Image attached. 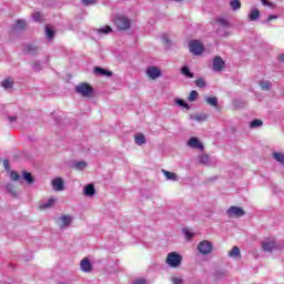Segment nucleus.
<instances>
[{
    "label": "nucleus",
    "instance_id": "20e7f679",
    "mask_svg": "<svg viewBox=\"0 0 284 284\" xmlns=\"http://www.w3.org/2000/svg\"><path fill=\"white\" fill-rule=\"evenodd\" d=\"M114 24L116 26L118 30H130L131 22L130 19L125 16H116L114 18Z\"/></svg>",
    "mask_w": 284,
    "mask_h": 284
},
{
    "label": "nucleus",
    "instance_id": "f704fd0d",
    "mask_svg": "<svg viewBox=\"0 0 284 284\" xmlns=\"http://www.w3.org/2000/svg\"><path fill=\"white\" fill-rule=\"evenodd\" d=\"M7 191L9 192V194H11L12 196H17V190H14V185L13 184H7Z\"/></svg>",
    "mask_w": 284,
    "mask_h": 284
},
{
    "label": "nucleus",
    "instance_id": "c756f323",
    "mask_svg": "<svg viewBox=\"0 0 284 284\" xmlns=\"http://www.w3.org/2000/svg\"><path fill=\"white\" fill-rule=\"evenodd\" d=\"M37 50H39V48L34 44H28L27 45V52L29 54H37Z\"/></svg>",
    "mask_w": 284,
    "mask_h": 284
},
{
    "label": "nucleus",
    "instance_id": "49530a36",
    "mask_svg": "<svg viewBox=\"0 0 284 284\" xmlns=\"http://www.w3.org/2000/svg\"><path fill=\"white\" fill-rule=\"evenodd\" d=\"M182 283H183L182 278H179V277L173 278V284H182Z\"/></svg>",
    "mask_w": 284,
    "mask_h": 284
},
{
    "label": "nucleus",
    "instance_id": "412c9836",
    "mask_svg": "<svg viewBox=\"0 0 284 284\" xmlns=\"http://www.w3.org/2000/svg\"><path fill=\"white\" fill-rule=\"evenodd\" d=\"M95 192H97V190L94 189L93 184H88L84 187V195L85 196H94Z\"/></svg>",
    "mask_w": 284,
    "mask_h": 284
},
{
    "label": "nucleus",
    "instance_id": "1a4fd4ad",
    "mask_svg": "<svg viewBox=\"0 0 284 284\" xmlns=\"http://www.w3.org/2000/svg\"><path fill=\"white\" fill-rule=\"evenodd\" d=\"M276 247V240L270 239L262 242V250L264 252H272Z\"/></svg>",
    "mask_w": 284,
    "mask_h": 284
},
{
    "label": "nucleus",
    "instance_id": "f8f14e48",
    "mask_svg": "<svg viewBox=\"0 0 284 284\" xmlns=\"http://www.w3.org/2000/svg\"><path fill=\"white\" fill-rule=\"evenodd\" d=\"M189 148H193L195 150H203V144L196 138H191L187 142Z\"/></svg>",
    "mask_w": 284,
    "mask_h": 284
},
{
    "label": "nucleus",
    "instance_id": "dca6fc26",
    "mask_svg": "<svg viewBox=\"0 0 284 284\" xmlns=\"http://www.w3.org/2000/svg\"><path fill=\"white\" fill-rule=\"evenodd\" d=\"M258 17H261V11H258V9H256V8H252L248 13L250 21H256V19H258Z\"/></svg>",
    "mask_w": 284,
    "mask_h": 284
},
{
    "label": "nucleus",
    "instance_id": "7ed1b4c3",
    "mask_svg": "<svg viewBox=\"0 0 284 284\" xmlns=\"http://www.w3.org/2000/svg\"><path fill=\"white\" fill-rule=\"evenodd\" d=\"M75 92L78 94H81L84 99H90L92 97L94 89L88 84V83H81L78 87H75Z\"/></svg>",
    "mask_w": 284,
    "mask_h": 284
},
{
    "label": "nucleus",
    "instance_id": "79ce46f5",
    "mask_svg": "<svg viewBox=\"0 0 284 284\" xmlns=\"http://www.w3.org/2000/svg\"><path fill=\"white\" fill-rule=\"evenodd\" d=\"M41 19H43V16L41 14V12H36L33 14V20L34 21H41Z\"/></svg>",
    "mask_w": 284,
    "mask_h": 284
},
{
    "label": "nucleus",
    "instance_id": "6e6552de",
    "mask_svg": "<svg viewBox=\"0 0 284 284\" xmlns=\"http://www.w3.org/2000/svg\"><path fill=\"white\" fill-rule=\"evenodd\" d=\"M227 214L229 216H235L236 219H241V216H245V211L243 210V207L231 206L227 210Z\"/></svg>",
    "mask_w": 284,
    "mask_h": 284
},
{
    "label": "nucleus",
    "instance_id": "4c0bfd02",
    "mask_svg": "<svg viewBox=\"0 0 284 284\" xmlns=\"http://www.w3.org/2000/svg\"><path fill=\"white\" fill-rule=\"evenodd\" d=\"M10 178H11V181H20L21 180V175L19 173H17L16 171H11Z\"/></svg>",
    "mask_w": 284,
    "mask_h": 284
},
{
    "label": "nucleus",
    "instance_id": "864d4df0",
    "mask_svg": "<svg viewBox=\"0 0 284 284\" xmlns=\"http://www.w3.org/2000/svg\"><path fill=\"white\" fill-rule=\"evenodd\" d=\"M34 67H36V68H39V62H36V63H34Z\"/></svg>",
    "mask_w": 284,
    "mask_h": 284
},
{
    "label": "nucleus",
    "instance_id": "ea45409f",
    "mask_svg": "<svg viewBox=\"0 0 284 284\" xmlns=\"http://www.w3.org/2000/svg\"><path fill=\"white\" fill-rule=\"evenodd\" d=\"M195 85H197V88H205V85H206V83H205V80H203V79H197L196 81H195Z\"/></svg>",
    "mask_w": 284,
    "mask_h": 284
},
{
    "label": "nucleus",
    "instance_id": "393cba45",
    "mask_svg": "<svg viewBox=\"0 0 284 284\" xmlns=\"http://www.w3.org/2000/svg\"><path fill=\"white\" fill-rule=\"evenodd\" d=\"M98 34H110L112 32V27L104 26L102 28L97 29Z\"/></svg>",
    "mask_w": 284,
    "mask_h": 284
},
{
    "label": "nucleus",
    "instance_id": "9d476101",
    "mask_svg": "<svg viewBox=\"0 0 284 284\" xmlns=\"http://www.w3.org/2000/svg\"><path fill=\"white\" fill-rule=\"evenodd\" d=\"M225 68V61H223V58L221 57H215L213 60V70L215 72H221Z\"/></svg>",
    "mask_w": 284,
    "mask_h": 284
},
{
    "label": "nucleus",
    "instance_id": "6ab92c4d",
    "mask_svg": "<svg viewBox=\"0 0 284 284\" xmlns=\"http://www.w3.org/2000/svg\"><path fill=\"white\" fill-rule=\"evenodd\" d=\"M229 256L231 258H241V248H239V246H233V248L229 252Z\"/></svg>",
    "mask_w": 284,
    "mask_h": 284
},
{
    "label": "nucleus",
    "instance_id": "f3484780",
    "mask_svg": "<svg viewBox=\"0 0 284 284\" xmlns=\"http://www.w3.org/2000/svg\"><path fill=\"white\" fill-rule=\"evenodd\" d=\"M95 74H99L100 77H112V72L108 71L103 68L97 67L94 69Z\"/></svg>",
    "mask_w": 284,
    "mask_h": 284
},
{
    "label": "nucleus",
    "instance_id": "37998d69",
    "mask_svg": "<svg viewBox=\"0 0 284 284\" xmlns=\"http://www.w3.org/2000/svg\"><path fill=\"white\" fill-rule=\"evenodd\" d=\"M187 241H192V239H194V233L190 232V231H185L184 232Z\"/></svg>",
    "mask_w": 284,
    "mask_h": 284
},
{
    "label": "nucleus",
    "instance_id": "72a5a7b5",
    "mask_svg": "<svg viewBox=\"0 0 284 284\" xmlns=\"http://www.w3.org/2000/svg\"><path fill=\"white\" fill-rule=\"evenodd\" d=\"M200 163H202V165H210V155H201Z\"/></svg>",
    "mask_w": 284,
    "mask_h": 284
},
{
    "label": "nucleus",
    "instance_id": "a19ab883",
    "mask_svg": "<svg viewBox=\"0 0 284 284\" xmlns=\"http://www.w3.org/2000/svg\"><path fill=\"white\" fill-rule=\"evenodd\" d=\"M83 6H94L97 0H82Z\"/></svg>",
    "mask_w": 284,
    "mask_h": 284
},
{
    "label": "nucleus",
    "instance_id": "39448f33",
    "mask_svg": "<svg viewBox=\"0 0 284 284\" xmlns=\"http://www.w3.org/2000/svg\"><path fill=\"white\" fill-rule=\"evenodd\" d=\"M197 250H199L200 254H203L204 256H206L207 254H210L212 252V244L210 241L204 240L199 243Z\"/></svg>",
    "mask_w": 284,
    "mask_h": 284
},
{
    "label": "nucleus",
    "instance_id": "423d86ee",
    "mask_svg": "<svg viewBox=\"0 0 284 284\" xmlns=\"http://www.w3.org/2000/svg\"><path fill=\"white\" fill-rule=\"evenodd\" d=\"M189 48H190V52L196 55L202 54L204 49L203 44L199 42V40L191 41L189 44Z\"/></svg>",
    "mask_w": 284,
    "mask_h": 284
},
{
    "label": "nucleus",
    "instance_id": "a878e982",
    "mask_svg": "<svg viewBox=\"0 0 284 284\" xmlns=\"http://www.w3.org/2000/svg\"><path fill=\"white\" fill-rule=\"evenodd\" d=\"M260 87L262 88V90H271L272 82L268 80H262V81H260Z\"/></svg>",
    "mask_w": 284,
    "mask_h": 284
},
{
    "label": "nucleus",
    "instance_id": "58836bf2",
    "mask_svg": "<svg viewBox=\"0 0 284 284\" xmlns=\"http://www.w3.org/2000/svg\"><path fill=\"white\" fill-rule=\"evenodd\" d=\"M197 97H199V92L193 90L189 95V101H196Z\"/></svg>",
    "mask_w": 284,
    "mask_h": 284
},
{
    "label": "nucleus",
    "instance_id": "f257e3e1",
    "mask_svg": "<svg viewBox=\"0 0 284 284\" xmlns=\"http://www.w3.org/2000/svg\"><path fill=\"white\" fill-rule=\"evenodd\" d=\"M215 26L217 28V34H220V37H227V34L230 33V22L227 20H225L224 18H217L215 21Z\"/></svg>",
    "mask_w": 284,
    "mask_h": 284
},
{
    "label": "nucleus",
    "instance_id": "0eeeda50",
    "mask_svg": "<svg viewBox=\"0 0 284 284\" xmlns=\"http://www.w3.org/2000/svg\"><path fill=\"white\" fill-rule=\"evenodd\" d=\"M72 221H73L72 215H62L58 220L59 227L61 230H64V227H70V225H72Z\"/></svg>",
    "mask_w": 284,
    "mask_h": 284
},
{
    "label": "nucleus",
    "instance_id": "2eb2a0df",
    "mask_svg": "<svg viewBox=\"0 0 284 284\" xmlns=\"http://www.w3.org/2000/svg\"><path fill=\"white\" fill-rule=\"evenodd\" d=\"M54 203H57V200H54V197H50L45 202H41L40 210H48V209L52 207V205H54Z\"/></svg>",
    "mask_w": 284,
    "mask_h": 284
},
{
    "label": "nucleus",
    "instance_id": "8fccbe9b",
    "mask_svg": "<svg viewBox=\"0 0 284 284\" xmlns=\"http://www.w3.org/2000/svg\"><path fill=\"white\" fill-rule=\"evenodd\" d=\"M3 165H4L6 170L10 169V162L8 160L3 161Z\"/></svg>",
    "mask_w": 284,
    "mask_h": 284
},
{
    "label": "nucleus",
    "instance_id": "9b49d317",
    "mask_svg": "<svg viewBox=\"0 0 284 284\" xmlns=\"http://www.w3.org/2000/svg\"><path fill=\"white\" fill-rule=\"evenodd\" d=\"M146 74L150 77V79H158V77H161V70H159L156 67H150L146 70Z\"/></svg>",
    "mask_w": 284,
    "mask_h": 284
},
{
    "label": "nucleus",
    "instance_id": "bb28decb",
    "mask_svg": "<svg viewBox=\"0 0 284 284\" xmlns=\"http://www.w3.org/2000/svg\"><path fill=\"white\" fill-rule=\"evenodd\" d=\"M163 174L168 181H176V173L163 170Z\"/></svg>",
    "mask_w": 284,
    "mask_h": 284
},
{
    "label": "nucleus",
    "instance_id": "4be33fe9",
    "mask_svg": "<svg viewBox=\"0 0 284 284\" xmlns=\"http://www.w3.org/2000/svg\"><path fill=\"white\" fill-rule=\"evenodd\" d=\"M1 85L4 90H10V88L14 85V80H12V78H7L2 81Z\"/></svg>",
    "mask_w": 284,
    "mask_h": 284
},
{
    "label": "nucleus",
    "instance_id": "f03ea898",
    "mask_svg": "<svg viewBox=\"0 0 284 284\" xmlns=\"http://www.w3.org/2000/svg\"><path fill=\"white\" fill-rule=\"evenodd\" d=\"M183 261V256L176 252H171L166 256V265L169 267H180Z\"/></svg>",
    "mask_w": 284,
    "mask_h": 284
},
{
    "label": "nucleus",
    "instance_id": "e433bc0d",
    "mask_svg": "<svg viewBox=\"0 0 284 284\" xmlns=\"http://www.w3.org/2000/svg\"><path fill=\"white\" fill-rule=\"evenodd\" d=\"M175 103H176L178 105H180L181 108H186V110H190V105H189L185 101H183V100H181V99H176V100H175Z\"/></svg>",
    "mask_w": 284,
    "mask_h": 284
},
{
    "label": "nucleus",
    "instance_id": "c03bdc74",
    "mask_svg": "<svg viewBox=\"0 0 284 284\" xmlns=\"http://www.w3.org/2000/svg\"><path fill=\"white\" fill-rule=\"evenodd\" d=\"M263 6H268V8H274V3L267 1V0H262Z\"/></svg>",
    "mask_w": 284,
    "mask_h": 284
},
{
    "label": "nucleus",
    "instance_id": "473e14b6",
    "mask_svg": "<svg viewBox=\"0 0 284 284\" xmlns=\"http://www.w3.org/2000/svg\"><path fill=\"white\" fill-rule=\"evenodd\" d=\"M45 34L50 41L54 39V31L49 26L45 27Z\"/></svg>",
    "mask_w": 284,
    "mask_h": 284
},
{
    "label": "nucleus",
    "instance_id": "2f4dec72",
    "mask_svg": "<svg viewBox=\"0 0 284 284\" xmlns=\"http://www.w3.org/2000/svg\"><path fill=\"white\" fill-rule=\"evenodd\" d=\"M230 4H231L232 10H240L241 0H232Z\"/></svg>",
    "mask_w": 284,
    "mask_h": 284
},
{
    "label": "nucleus",
    "instance_id": "a18cd8bd",
    "mask_svg": "<svg viewBox=\"0 0 284 284\" xmlns=\"http://www.w3.org/2000/svg\"><path fill=\"white\" fill-rule=\"evenodd\" d=\"M273 19H278L277 16H268V18L266 19V21H264V23H270V21H272Z\"/></svg>",
    "mask_w": 284,
    "mask_h": 284
},
{
    "label": "nucleus",
    "instance_id": "aec40b11",
    "mask_svg": "<svg viewBox=\"0 0 284 284\" xmlns=\"http://www.w3.org/2000/svg\"><path fill=\"white\" fill-rule=\"evenodd\" d=\"M22 179L28 183V185H32V183H34V178L30 172L24 171L22 173Z\"/></svg>",
    "mask_w": 284,
    "mask_h": 284
},
{
    "label": "nucleus",
    "instance_id": "c85d7f7f",
    "mask_svg": "<svg viewBox=\"0 0 284 284\" xmlns=\"http://www.w3.org/2000/svg\"><path fill=\"white\" fill-rule=\"evenodd\" d=\"M263 125V121L255 119L250 123V128L252 129H256V128H261Z\"/></svg>",
    "mask_w": 284,
    "mask_h": 284
},
{
    "label": "nucleus",
    "instance_id": "3c124183",
    "mask_svg": "<svg viewBox=\"0 0 284 284\" xmlns=\"http://www.w3.org/2000/svg\"><path fill=\"white\" fill-rule=\"evenodd\" d=\"M217 278H221V276H225V272L217 271L216 273Z\"/></svg>",
    "mask_w": 284,
    "mask_h": 284
},
{
    "label": "nucleus",
    "instance_id": "c9c22d12",
    "mask_svg": "<svg viewBox=\"0 0 284 284\" xmlns=\"http://www.w3.org/2000/svg\"><path fill=\"white\" fill-rule=\"evenodd\" d=\"M26 28V21L17 20L16 30H23Z\"/></svg>",
    "mask_w": 284,
    "mask_h": 284
},
{
    "label": "nucleus",
    "instance_id": "7c9ffc66",
    "mask_svg": "<svg viewBox=\"0 0 284 284\" xmlns=\"http://www.w3.org/2000/svg\"><path fill=\"white\" fill-rule=\"evenodd\" d=\"M74 168L75 170H85V168H88V163L84 161L75 162Z\"/></svg>",
    "mask_w": 284,
    "mask_h": 284
},
{
    "label": "nucleus",
    "instance_id": "cd10ccee",
    "mask_svg": "<svg viewBox=\"0 0 284 284\" xmlns=\"http://www.w3.org/2000/svg\"><path fill=\"white\" fill-rule=\"evenodd\" d=\"M273 159L284 165V154L283 153H273Z\"/></svg>",
    "mask_w": 284,
    "mask_h": 284
},
{
    "label": "nucleus",
    "instance_id": "de8ad7c7",
    "mask_svg": "<svg viewBox=\"0 0 284 284\" xmlns=\"http://www.w3.org/2000/svg\"><path fill=\"white\" fill-rule=\"evenodd\" d=\"M133 284H148L145 280H136Z\"/></svg>",
    "mask_w": 284,
    "mask_h": 284
},
{
    "label": "nucleus",
    "instance_id": "5fc2aeb1",
    "mask_svg": "<svg viewBox=\"0 0 284 284\" xmlns=\"http://www.w3.org/2000/svg\"><path fill=\"white\" fill-rule=\"evenodd\" d=\"M196 121H201V116H196Z\"/></svg>",
    "mask_w": 284,
    "mask_h": 284
},
{
    "label": "nucleus",
    "instance_id": "5701e85b",
    "mask_svg": "<svg viewBox=\"0 0 284 284\" xmlns=\"http://www.w3.org/2000/svg\"><path fill=\"white\" fill-rule=\"evenodd\" d=\"M134 141L136 145H145V135H143V133H138L135 134Z\"/></svg>",
    "mask_w": 284,
    "mask_h": 284
},
{
    "label": "nucleus",
    "instance_id": "a211bd4d",
    "mask_svg": "<svg viewBox=\"0 0 284 284\" xmlns=\"http://www.w3.org/2000/svg\"><path fill=\"white\" fill-rule=\"evenodd\" d=\"M181 74H183V77H186V79H194V73L190 71V67L187 65L181 68Z\"/></svg>",
    "mask_w": 284,
    "mask_h": 284
},
{
    "label": "nucleus",
    "instance_id": "4468645a",
    "mask_svg": "<svg viewBox=\"0 0 284 284\" xmlns=\"http://www.w3.org/2000/svg\"><path fill=\"white\" fill-rule=\"evenodd\" d=\"M52 185H53V190H55V192H61L63 190V179L55 178L52 181Z\"/></svg>",
    "mask_w": 284,
    "mask_h": 284
},
{
    "label": "nucleus",
    "instance_id": "603ef678",
    "mask_svg": "<svg viewBox=\"0 0 284 284\" xmlns=\"http://www.w3.org/2000/svg\"><path fill=\"white\" fill-rule=\"evenodd\" d=\"M278 60L284 63V53H282V54L278 55Z\"/></svg>",
    "mask_w": 284,
    "mask_h": 284
},
{
    "label": "nucleus",
    "instance_id": "b1692460",
    "mask_svg": "<svg viewBox=\"0 0 284 284\" xmlns=\"http://www.w3.org/2000/svg\"><path fill=\"white\" fill-rule=\"evenodd\" d=\"M205 101L209 105H212V108H219V99L216 97H213V98L207 97Z\"/></svg>",
    "mask_w": 284,
    "mask_h": 284
},
{
    "label": "nucleus",
    "instance_id": "09e8293b",
    "mask_svg": "<svg viewBox=\"0 0 284 284\" xmlns=\"http://www.w3.org/2000/svg\"><path fill=\"white\" fill-rule=\"evenodd\" d=\"M8 119L10 123H14V121H17V115H10Z\"/></svg>",
    "mask_w": 284,
    "mask_h": 284
},
{
    "label": "nucleus",
    "instance_id": "ddd939ff",
    "mask_svg": "<svg viewBox=\"0 0 284 284\" xmlns=\"http://www.w3.org/2000/svg\"><path fill=\"white\" fill-rule=\"evenodd\" d=\"M80 267L82 272H92V263L87 257L81 261Z\"/></svg>",
    "mask_w": 284,
    "mask_h": 284
}]
</instances>
